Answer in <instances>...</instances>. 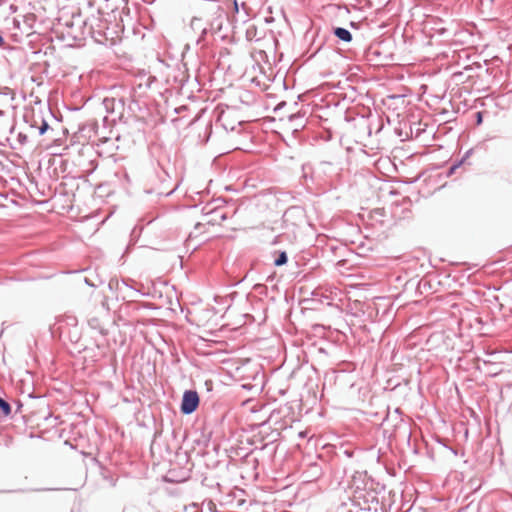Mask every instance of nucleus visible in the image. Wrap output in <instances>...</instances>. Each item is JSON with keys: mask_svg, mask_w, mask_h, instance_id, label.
<instances>
[{"mask_svg": "<svg viewBox=\"0 0 512 512\" xmlns=\"http://www.w3.org/2000/svg\"><path fill=\"white\" fill-rule=\"evenodd\" d=\"M199 22H200V20H199V19L194 18V19L191 21V25H192V27H196V25H197Z\"/></svg>", "mask_w": 512, "mask_h": 512, "instance_id": "1a4fd4ad", "label": "nucleus"}, {"mask_svg": "<svg viewBox=\"0 0 512 512\" xmlns=\"http://www.w3.org/2000/svg\"><path fill=\"white\" fill-rule=\"evenodd\" d=\"M219 217H220L222 220H224V219L226 218L225 214H223V213H221V214L219 215Z\"/></svg>", "mask_w": 512, "mask_h": 512, "instance_id": "9b49d317", "label": "nucleus"}, {"mask_svg": "<svg viewBox=\"0 0 512 512\" xmlns=\"http://www.w3.org/2000/svg\"><path fill=\"white\" fill-rule=\"evenodd\" d=\"M3 114H4L3 111L0 110V116H2Z\"/></svg>", "mask_w": 512, "mask_h": 512, "instance_id": "4468645a", "label": "nucleus"}, {"mask_svg": "<svg viewBox=\"0 0 512 512\" xmlns=\"http://www.w3.org/2000/svg\"><path fill=\"white\" fill-rule=\"evenodd\" d=\"M199 405V396L196 391L186 390L182 397L181 412L184 415L192 414Z\"/></svg>", "mask_w": 512, "mask_h": 512, "instance_id": "f257e3e1", "label": "nucleus"}, {"mask_svg": "<svg viewBox=\"0 0 512 512\" xmlns=\"http://www.w3.org/2000/svg\"><path fill=\"white\" fill-rule=\"evenodd\" d=\"M287 262V255L285 252H281L277 259H275L274 264L275 266H281L286 264Z\"/></svg>", "mask_w": 512, "mask_h": 512, "instance_id": "20e7f679", "label": "nucleus"}, {"mask_svg": "<svg viewBox=\"0 0 512 512\" xmlns=\"http://www.w3.org/2000/svg\"><path fill=\"white\" fill-rule=\"evenodd\" d=\"M464 163V159H461L460 161H458L457 163H455L454 165H452L450 167V170H449V174H453L455 172V170L457 168H459L462 164Z\"/></svg>", "mask_w": 512, "mask_h": 512, "instance_id": "423d86ee", "label": "nucleus"}, {"mask_svg": "<svg viewBox=\"0 0 512 512\" xmlns=\"http://www.w3.org/2000/svg\"><path fill=\"white\" fill-rule=\"evenodd\" d=\"M40 120H41V123L38 126V134L43 135L48 131L49 125H48L47 121L44 120L43 118H41Z\"/></svg>", "mask_w": 512, "mask_h": 512, "instance_id": "7ed1b4c3", "label": "nucleus"}, {"mask_svg": "<svg viewBox=\"0 0 512 512\" xmlns=\"http://www.w3.org/2000/svg\"><path fill=\"white\" fill-rule=\"evenodd\" d=\"M477 124H481L482 123V113L481 112H477Z\"/></svg>", "mask_w": 512, "mask_h": 512, "instance_id": "6e6552de", "label": "nucleus"}, {"mask_svg": "<svg viewBox=\"0 0 512 512\" xmlns=\"http://www.w3.org/2000/svg\"><path fill=\"white\" fill-rule=\"evenodd\" d=\"M334 35L343 42H351L352 34L349 30L342 27H337L334 29Z\"/></svg>", "mask_w": 512, "mask_h": 512, "instance_id": "f03ea898", "label": "nucleus"}, {"mask_svg": "<svg viewBox=\"0 0 512 512\" xmlns=\"http://www.w3.org/2000/svg\"><path fill=\"white\" fill-rule=\"evenodd\" d=\"M0 409L7 415L11 411V407L8 402L0 398Z\"/></svg>", "mask_w": 512, "mask_h": 512, "instance_id": "39448f33", "label": "nucleus"}, {"mask_svg": "<svg viewBox=\"0 0 512 512\" xmlns=\"http://www.w3.org/2000/svg\"><path fill=\"white\" fill-rule=\"evenodd\" d=\"M3 42H4V39H3V37L0 35V46L3 44Z\"/></svg>", "mask_w": 512, "mask_h": 512, "instance_id": "f8f14e48", "label": "nucleus"}, {"mask_svg": "<svg viewBox=\"0 0 512 512\" xmlns=\"http://www.w3.org/2000/svg\"><path fill=\"white\" fill-rule=\"evenodd\" d=\"M17 139L19 141L20 144H25L28 140L27 136L23 133H19L18 136H17Z\"/></svg>", "mask_w": 512, "mask_h": 512, "instance_id": "0eeeda50", "label": "nucleus"}, {"mask_svg": "<svg viewBox=\"0 0 512 512\" xmlns=\"http://www.w3.org/2000/svg\"><path fill=\"white\" fill-rule=\"evenodd\" d=\"M36 123H37V120L35 119L34 124H32L31 127H34L36 125Z\"/></svg>", "mask_w": 512, "mask_h": 512, "instance_id": "ddd939ff", "label": "nucleus"}, {"mask_svg": "<svg viewBox=\"0 0 512 512\" xmlns=\"http://www.w3.org/2000/svg\"><path fill=\"white\" fill-rule=\"evenodd\" d=\"M471 154H472V150H468L462 159H464V161H465Z\"/></svg>", "mask_w": 512, "mask_h": 512, "instance_id": "9d476101", "label": "nucleus"}]
</instances>
